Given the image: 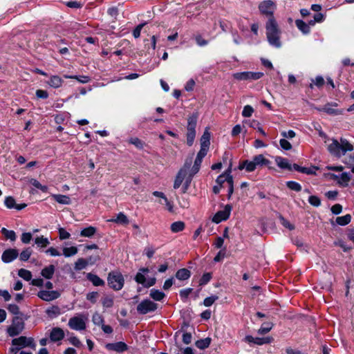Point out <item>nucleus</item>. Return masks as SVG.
<instances>
[{
  "label": "nucleus",
  "instance_id": "obj_1",
  "mask_svg": "<svg viewBox=\"0 0 354 354\" xmlns=\"http://www.w3.org/2000/svg\"><path fill=\"white\" fill-rule=\"evenodd\" d=\"M258 8L260 13L268 18L266 23V30L268 43L275 48H280L281 46L280 41L281 30L274 16V12L276 9L275 3L272 0H264L260 2Z\"/></svg>",
  "mask_w": 354,
  "mask_h": 354
},
{
  "label": "nucleus",
  "instance_id": "obj_2",
  "mask_svg": "<svg viewBox=\"0 0 354 354\" xmlns=\"http://www.w3.org/2000/svg\"><path fill=\"white\" fill-rule=\"evenodd\" d=\"M275 162L277 165V166L283 169H288L289 171H292V169H295L297 171H299L302 174H305L307 175H317L316 171L319 169V167L315 165H311L310 167H305L299 166V165L294 163L293 165H291L288 162V160L287 158L281 157V156H276L275 157Z\"/></svg>",
  "mask_w": 354,
  "mask_h": 354
},
{
  "label": "nucleus",
  "instance_id": "obj_3",
  "mask_svg": "<svg viewBox=\"0 0 354 354\" xmlns=\"http://www.w3.org/2000/svg\"><path fill=\"white\" fill-rule=\"evenodd\" d=\"M331 140L332 143L328 146L327 149L335 157L340 158L347 151L353 150V146L345 138H341L340 142L335 138H332Z\"/></svg>",
  "mask_w": 354,
  "mask_h": 354
},
{
  "label": "nucleus",
  "instance_id": "obj_4",
  "mask_svg": "<svg viewBox=\"0 0 354 354\" xmlns=\"http://www.w3.org/2000/svg\"><path fill=\"white\" fill-rule=\"evenodd\" d=\"M107 284L115 291L122 290L124 285V277L122 272L119 270L109 272L107 275Z\"/></svg>",
  "mask_w": 354,
  "mask_h": 354
},
{
  "label": "nucleus",
  "instance_id": "obj_5",
  "mask_svg": "<svg viewBox=\"0 0 354 354\" xmlns=\"http://www.w3.org/2000/svg\"><path fill=\"white\" fill-rule=\"evenodd\" d=\"M198 114V113H193L191 115H189L187 118V145L189 147L193 145L195 137H196V127L197 124Z\"/></svg>",
  "mask_w": 354,
  "mask_h": 354
},
{
  "label": "nucleus",
  "instance_id": "obj_6",
  "mask_svg": "<svg viewBox=\"0 0 354 354\" xmlns=\"http://www.w3.org/2000/svg\"><path fill=\"white\" fill-rule=\"evenodd\" d=\"M27 317L21 315L14 316L12 320V324L8 327L7 333L10 337H15L19 335L24 330L25 323L24 319Z\"/></svg>",
  "mask_w": 354,
  "mask_h": 354
},
{
  "label": "nucleus",
  "instance_id": "obj_7",
  "mask_svg": "<svg viewBox=\"0 0 354 354\" xmlns=\"http://www.w3.org/2000/svg\"><path fill=\"white\" fill-rule=\"evenodd\" d=\"M264 76L262 72L243 71L235 73L233 77L239 81H254L258 80Z\"/></svg>",
  "mask_w": 354,
  "mask_h": 354
},
{
  "label": "nucleus",
  "instance_id": "obj_8",
  "mask_svg": "<svg viewBox=\"0 0 354 354\" xmlns=\"http://www.w3.org/2000/svg\"><path fill=\"white\" fill-rule=\"evenodd\" d=\"M158 304L146 299L142 300L136 307L137 312L140 315H146L158 309Z\"/></svg>",
  "mask_w": 354,
  "mask_h": 354
},
{
  "label": "nucleus",
  "instance_id": "obj_9",
  "mask_svg": "<svg viewBox=\"0 0 354 354\" xmlns=\"http://www.w3.org/2000/svg\"><path fill=\"white\" fill-rule=\"evenodd\" d=\"M13 346H18L20 348L24 347H30L35 349L36 344L32 337H27L26 336H20L19 337L15 338L12 340Z\"/></svg>",
  "mask_w": 354,
  "mask_h": 354
},
{
  "label": "nucleus",
  "instance_id": "obj_10",
  "mask_svg": "<svg viewBox=\"0 0 354 354\" xmlns=\"http://www.w3.org/2000/svg\"><path fill=\"white\" fill-rule=\"evenodd\" d=\"M232 209V205L231 204H227L224 209L218 211L213 216L212 221L215 223H219L222 221H226L230 216L231 211Z\"/></svg>",
  "mask_w": 354,
  "mask_h": 354
},
{
  "label": "nucleus",
  "instance_id": "obj_11",
  "mask_svg": "<svg viewBox=\"0 0 354 354\" xmlns=\"http://www.w3.org/2000/svg\"><path fill=\"white\" fill-rule=\"evenodd\" d=\"M68 326L75 330H83L86 328V322L82 315L70 318Z\"/></svg>",
  "mask_w": 354,
  "mask_h": 354
},
{
  "label": "nucleus",
  "instance_id": "obj_12",
  "mask_svg": "<svg viewBox=\"0 0 354 354\" xmlns=\"http://www.w3.org/2000/svg\"><path fill=\"white\" fill-rule=\"evenodd\" d=\"M39 298L45 301H51L60 297V293L57 290H42L38 292Z\"/></svg>",
  "mask_w": 354,
  "mask_h": 354
},
{
  "label": "nucleus",
  "instance_id": "obj_13",
  "mask_svg": "<svg viewBox=\"0 0 354 354\" xmlns=\"http://www.w3.org/2000/svg\"><path fill=\"white\" fill-rule=\"evenodd\" d=\"M134 280L139 284H142L145 288H150L154 286L156 283L155 277L149 278L148 281L146 280L145 274L137 272L134 277Z\"/></svg>",
  "mask_w": 354,
  "mask_h": 354
},
{
  "label": "nucleus",
  "instance_id": "obj_14",
  "mask_svg": "<svg viewBox=\"0 0 354 354\" xmlns=\"http://www.w3.org/2000/svg\"><path fill=\"white\" fill-rule=\"evenodd\" d=\"M19 256V252L17 249L9 248L3 251L1 255V260L6 263H10L16 259Z\"/></svg>",
  "mask_w": 354,
  "mask_h": 354
},
{
  "label": "nucleus",
  "instance_id": "obj_15",
  "mask_svg": "<svg viewBox=\"0 0 354 354\" xmlns=\"http://www.w3.org/2000/svg\"><path fill=\"white\" fill-rule=\"evenodd\" d=\"M105 348L109 351H113L117 353H124L129 349L128 345L124 342H118L115 343H107Z\"/></svg>",
  "mask_w": 354,
  "mask_h": 354
},
{
  "label": "nucleus",
  "instance_id": "obj_16",
  "mask_svg": "<svg viewBox=\"0 0 354 354\" xmlns=\"http://www.w3.org/2000/svg\"><path fill=\"white\" fill-rule=\"evenodd\" d=\"M272 338L270 337H254L252 335H246L244 338V341L249 344L254 343L257 345H263L266 344H270L272 341Z\"/></svg>",
  "mask_w": 354,
  "mask_h": 354
},
{
  "label": "nucleus",
  "instance_id": "obj_17",
  "mask_svg": "<svg viewBox=\"0 0 354 354\" xmlns=\"http://www.w3.org/2000/svg\"><path fill=\"white\" fill-rule=\"evenodd\" d=\"M4 204L7 208L15 209L17 210H21L27 206L26 203L17 204L15 199L12 196H6Z\"/></svg>",
  "mask_w": 354,
  "mask_h": 354
},
{
  "label": "nucleus",
  "instance_id": "obj_18",
  "mask_svg": "<svg viewBox=\"0 0 354 354\" xmlns=\"http://www.w3.org/2000/svg\"><path fill=\"white\" fill-rule=\"evenodd\" d=\"M64 331L62 328L59 327H54L52 328L50 334V339L53 342H59L64 338Z\"/></svg>",
  "mask_w": 354,
  "mask_h": 354
},
{
  "label": "nucleus",
  "instance_id": "obj_19",
  "mask_svg": "<svg viewBox=\"0 0 354 354\" xmlns=\"http://www.w3.org/2000/svg\"><path fill=\"white\" fill-rule=\"evenodd\" d=\"M86 279L90 281L94 286H103L105 282L100 277L91 272L86 274Z\"/></svg>",
  "mask_w": 354,
  "mask_h": 354
},
{
  "label": "nucleus",
  "instance_id": "obj_20",
  "mask_svg": "<svg viewBox=\"0 0 354 354\" xmlns=\"http://www.w3.org/2000/svg\"><path fill=\"white\" fill-rule=\"evenodd\" d=\"M109 221L123 225H127L129 223L128 217L123 212L118 213L115 218H111Z\"/></svg>",
  "mask_w": 354,
  "mask_h": 354
},
{
  "label": "nucleus",
  "instance_id": "obj_21",
  "mask_svg": "<svg viewBox=\"0 0 354 354\" xmlns=\"http://www.w3.org/2000/svg\"><path fill=\"white\" fill-rule=\"evenodd\" d=\"M192 272L187 268H180L175 274V277L180 281H185L190 278Z\"/></svg>",
  "mask_w": 354,
  "mask_h": 354
},
{
  "label": "nucleus",
  "instance_id": "obj_22",
  "mask_svg": "<svg viewBox=\"0 0 354 354\" xmlns=\"http://www.w3.org/2000/svg\"><path fill=\"white\" fill-rule=\"evenodd\" d=\"M186 174H187L186 170L184 169H180L178 171V172L176 176L174 183V189H178L180 187V186L183 183L184 178L186 176Z\"/></svg>",
  "mask_w": 354,
  "mask_h": 354
},
{
  "label": "nucleus",
  "instance_id": "obj_23",
  "mask_svg": "<svg viewBox=\"0 0 354 354\" xmlns=\"http://www.w3.org/2000/svg\"><path fill=\"white\" fill-rule=\"evenodd\" d=\"M63 82V80L58 75H51L49 80L47 82L48 84L54 88L61 87Z\"/></svg>",
  "mask_w": 354,
  "mask_h": 354
},
{
  "label": "nucleus",
  "instance_id": "obj_24",
  "mask_svg": "<svg viewBox=\"0 0 354 354\" xmlns=\"http://www.w3.org/2000/svg\"><path fill=\"white\" fill-rule=\"evenodd\" d=\"M295 25L297 28L304 35H308L310 32V28L309 25L301 19H296Z\"/></svg>",
  "mask_w": 354,
  "mask_h": 354
},
{
  "label": "nucleus",
  "instance_id": "obj_25",
  "mask_svg": "<svg viewBox=\"0 0 354 354\" xmlns=\"http://www.w3.org/2000/svg\"><path fill=\"white\" fill-rule=\"evenodd\" d=\"M55 270V267L54 265H50L48 266L45 267L41 270V274L43 277L46 279H51L53 277L54 272Z\"/></svg>",
  "mask_w": 354,
  "mask_h": 354
},
{
  "label": "nucleus",
  "instance_id": "obj_26",
  "mask_svg": "<svg viewBox=\"0 0 354 354\" xmlns=\"http://www.w3.org/2000/svg\"><path fill=\"white\" fill-rule=\"evenodd\" d=\"M51 197L59 204L70 205L71 203L70 197L66 195L52 194Z\"/></svg>",
  "mask_w": 354,
  "mask_h": 354
},
{
  "label": "nucleus",
  "instance_id": "obj_27",
  "mask_svg": "<svg viewBox=\"0 0 354 354\" xmlns=\"http://www.w3.org/2000/svg\"><path fill=\"white\" fill-rule=\"evenodd\" d=\"M210 133L206 129L201 138V147L209 149L210 145Z\"/></svg>",
  "mask_w": 354,
  "mask_h": 354
},
{
  "label": "nucleus",
  "instance_id": "obj_28",
  "mask_svg": "<svg viewBox=\"0 0 354 354\" xmlns=\"http://www.w3.org/2000/svg\"><path fill=\"white\" fill-rule=\"evenodd\" d=\"M211 342L212 338L207 337L204 339H200L196 341L195 346L201 350H204L209 346Z\"/></svg>",
  "mask_w": 354,
  "mask_h": 354
},
{
  "label": "nucleus",
  "instance_id": "obj_29",
  "mask_svg": "<svg viewBox=\"0 0 354 354\" xmlns=\"http://www.w3.org/2000/svg\"><path fill=\"white\" fill-rule=\"evenodd\" d=\"M253 160L257 166L263 167L268 166L270 164V161L266 158L263 154H259L253 157Z\"/></svg>",
  "mask_w": 354,
  "mask_h": 354
},
{
  "label": "nucleus",
  "instance_id": "obj_30",
  "mask_svg": "<svg viewBox=\"0 0 354 354\" xmlns=\"http://www.w3.org/2000/svg\"><path fill=\"white\" fill-rule=\"evenodd\" d=\"M46 313L50 318L53 319L61 314V309L58 306L53 305L46 310Z\"/></svg>",
  "mask_w": 354,
  "mask_h": 354
},
{
  "label": "nucleus",
  "instance_id": "obj_31",
  "mask_svg": "<svg viewBox=\"0 0 354 354\" xmlns=\"http://www.w3.org/2000/svg\"><path fill=\"white\" fill-rule=\"evenodd\" d=\"M97 232V228L93 226H88L82 229L80 232V236L83 237L91 238Z\"/></svg>",
  "mask_w": 354,
  "mask_h": 354
},
{
  "label": "nucleus",
  "instance_id": "obj_32",
  "mask_svg": "<svg viewBox=\"0 0 354 354\" xmlns=\"http://www.w3.org/2000/svg\"><path fill=\"white\" fill-rule=\"evenodd\" d=\"M311 83L309 85V88L313 89L314 86H317L318 88H322L324 84L325 81L322 76L318 75L315 79H311Z\"/></svg>",
  "mask_w": 354,
  "mask_h": 354
},
{
  "label": "nucleus",
  "instance_id": "obj_33",
  "mask_svg": "<svg viewBox=\"0 0 354 354\" xmlns=\"http://www.w3.org/2000/svg\"><path fill=\"white\" fill-rule=\"evenodd\" d=\"M149 295L153 300L157 301H162L166 297L165 294L163 292L155 288H152L150 290Z\"/></svg>",
  "mask_w": 354,
  "mask_h": 354
},
{
  "label": "nucleus",
  "instance_id": "obj_34",
  "mask_svg": "<svg viewBox=\"0 0 354 354\" xmlns=\"http://www.w3.org/2000/svg\"><path fill=\"white\" fill-rule=\"evenodd\" d=\"M185 227V224L183 221H175L171 223L170 226L171 231L173 233H178L182 232Z\"/></svg>",
  "mask_w": 354,
  "mask_h": 354
},
{
  "label": "nucleus",
  "instance_id": "obj_35",
  "mask_svg": "<svg viewBox=\"0 0 354 354\" xmlns=\"http://www.w3.org/2000/svg\"><path fill=\"white\" fill-rule=\"evenodd\" d=\"M66 79H75L77 80L79 82L82 84L88 83L91 81V77L87 75H65L64 76Z\"/></svg>",
  "mask_w": 354,
  "mask_h": 354
},
{
  "label": "nucleus",
  "instance_id": "obj_36",
  "mask_svg": "<svg viewBox=\"0 0 354 354\" xmlns=\"http://www.w3.org/2000/svg\"><path fill=\"white\" fill-rule=\"evenodd\" d=\"M351 221V216L347 214L342 216H338L336 218V223L337 225L341 226H345L348 225Z\"/></svg>",
  "mask_w": 354,
  "mask_h": 354
},
{
  "label": "nucleus",
  "instance_id": "obj_37",
  "mask_svg": "<svg viewBox=\"0 0 354 354\" xmlns=\"http://www.w3.org/2000/svg\"><path fill=\"white\" fill-rule=\"evenodd\" d=\"M1 233L7 239L11 241H15L17 239L16 233L13 230H7L5 227H2Z\"/></svg>",
  "mask_w": 354,
  "mask_h": 354
},
{
  "label": "nucleus",
  "instance_id": "obj_38",
  "mask_svg": "<svg viewBox=\"0 0 354 354\" xmlns=\"http://www.w3.org/2000/svg\"><path fill=\"white\" fill-rule=\"evenodd\" d=\"M212 279V272H205L199 279V281H198L199 286H203L207 284L211 281Z\"/></svg>",
  "mask_w": 354,
  "mask_h": 354
},
{
  "label": "nucleus",
  "instance_id": "obj_39",
  "mask_svg": "<svg viewBox=\"0 0 354 354\" xmlns=\"http://www.w3.org/2000/svg\"><path fill=\"white\" fill-rule=\"evenodd\" d=\"M88 264V260H86V259L80 258L77 260L75 263V270H81L85 268Z\"/></svg>",
  "mask_w": 354,
  "mask_h": 354
},
{
  "label": "nucleus",
  "instance_id": "obj_40",
  "mask_svg": "<svg viewBox=\"0 0 354 354\" xmlns=\"http://www.w3.org/2000/svg\"><path fill=\"white\" fill-rule=\"evenodd\" d=\"M129 143L133 145L138 149H142L145 146V142L136 137L131 138L129 140Z\"/></svg>",
  "mask_w": 354,
  "mask_h": 354
},
{
  "label": "nucleus",
  "instance_id": "obj_41",
  "mask_svg": "<svg viewBox=\"0 0 354 354\" xmlns=\"http://www.w3.org/2000/svg\"><path fill=\"white\" fill-rule=\"evenodd\" d=\"M8 310L15 316H24V314L19 310V307L17 304H11L7 307Z\"/></svg>",
  "mask_w": 354,
  "mask_h": 354
},
{
  "label": "nucleus",
  "instance_id": "obj_42",
  "mask_svg": "<svg viewBox=\"0 0 354 354\" xmlns=\"http://www.w3.org/2000/svg\"><path fill=\"white\" fill-rule=\"evenodd\" d=\"M286 186L290 190H292V191H295L297 192L301 191V189H302L301 185L299 183H297L296 181H293V180L287 181Z\"/></svg>",
  "mask_w": 354,
  "mask_h": 354
},
{
  "label": "nucleus",
  "instance_id": "obj_43",
  "mask_svg": "<svg viewBox=\"0 0 354 354\" xmlns=\"http://www.w3.org/2000/svg\"><path fill=\"white\" fill-rule=\"evenodd\" d=\"M102 304L104 308H111L114 304L113 298L111 296H105L102 299Z\"/></svg>",
  "mask_w": 354,
  "mask_h": 354
},
{
  "label": "nucleus",
  "instance_id": "obj_44",
  "mask_svg": "<svg viewBox=\"0 0 354 354\" xmlns=\"http://www.w3.org/2000/svg\"><path fill=\"white\" fill-rule=\"evenodd\" d=\"M35 243L40 248H46L50 243L48 239L47 238H44L43 236L35 238Z\"/></svg>",
  "mask_w": 354,
  "mask_h": 354
},
{
  "label": "nucleus",
  "instance_id": "obj_45",
  "mask_svg": "<svg viewBox=\"0 0 354 354\" xmlns=\"http://www.w3.org/2000/svg\"><path fill=\"white\" fill-rule=\"evenodd\" d=\"M32 252V250H31L30 248H27L24 249L19 254V259L21 261H27L30 259Z\"/></svg>",
  "mask_w": 354,
  "mask_h": 354
},
{
  "label": "nucleus",
  "instance_id": "obj_46",
  "mask_svg": "<svg viewBox=\"0 0 354 354\" xmlns=\"http://www.w3.org/2000/svg\"><path fill=\"white\" fill-rule=\"evenodd\" d=\"M92 321L96 326H102L104 322V319L102 315L95 313L92 316Z\"/></svg>",
  "mask_w": 354,
  "mask_h": 354
},
{
  "label": "nucleus",
  "instance_id": "obj_47",
  "mask_svg": "<svg viewBox=\"0 0 354 354\" xmlns=\"http://www.w3.org/2000/svg\"><path fill=\"white\" fill-rule=\"evenodd\" d=\"M18 275L26 281H30L32 278L31 272L24 268L19 270Z\"/></svg>",
  "mask_w": 354,
  "mask_h": 354
},
{
  "label": "nucleus",
  "instance_id": "obj_48",
  "mask_svg": "<svg viewBox=\"0 0 354 354\" xmlns=\"http://www.w3.org/2000/svg\"><path fill=\"white\" fill-rule=\"evenodd\" d=\"M272 326L273 324L270 322H265L261 325L258 333L261 335L266 334L271 330Z\"/></svg>",
  "mask_w": 354,
  "mask_h": 354
},
{
  "label": "nucleus",
  "instance_id": "obj_49",
  "mask_svg": "<svg viewBox=\"0 0 354 354\" xmlns=\"http://www.w3.org/2000/svg\"><path fill=\"white\" fill-rule=\"evenodd\" d=\"M77 253V248L75 246H71L69 248H64L63 249V254L66 257H70L73 256Z\"/></svg>",
  "mask_w": 354,
  "mask_h": 354
},
{
  "label": "nucleus",
  "instance_id": "obj_50",
  "mask_svg": "<svg viewBox=\"0 0 354 354\" xmlns=\"http://www.w3.org/2000/svg\"><path fill=\"white\" fill-rule=\"evenodd\" d=\"M201 163H202L201 160H198V159L196 158L194 160V165H193L189 174H190L192 176H194L195 174H196L200 170Z\"/></svg>",
  "mask_w": 354,
  "mask_h": 354
},
{
  "label": "nucleus",
  "instance_id": "obj_51",
  "mask_svg": "<svg viewBox=\"0 0 354 354\" xmlns=\"http://www.w3.org/2000/svg\"><path fill=\"white\" fill-rule=\"evenodd\" d=\"M218 299V297L217 295H212L206 297L203 300V304L206 307H209Z\"/></svg>",
  "mask_w": 354,
  "mask_h": 354
},
{
  "label": "nucleus",
  "instance_id": "obj_52",
  "mask_svg": "<svg viewBox=\"0 0 354 354\" xmlns=\"http://www.w3.org/2000/svg\"><path fill=\"white\" fill-rule=\"evenodd\" d=\"M341 181L339 182V184L343 185L344 187L348 185V182L351 179V175L347 172H343L340 176Z\"/></svg>",
  "mask_w": 354,
  "mask_h": 354
},
{
  "label": "nucleus",
  "instance_id": "obj_53",
  "mask_svg": "<svg viewBox=\"0 0 354 354\" xmlns=\"http://www.w3.org/2000/svg\"><path fill=\"white\" fill-rule=\"evenodd\" d=\"M99 297V293L97 292L93 291L90 292L86 294V298L88 301H89L93 304L97 302V298Z\"/></svg>",
  "mask_w": 354,
  "mask_h": 354
},
{
  "label": "nucleus",
  "instance_id": "obj_54",
  "mask_svg": "<svg viewBox=\"0 0 354 354\" xmlns=\"http://www.w3.org/2000/svg\"><path fill=\"white\" fill-rule=\"evenodd\" d=\"M279 220L281 224L286 228L293 230L295 229V225L290 223L287 219H286L282 215H279Z\"/></svg>",
  "mask_w": 354,
  "mask_h": 354
},
{
  "label": "nucleus",
  "instance_id": "obj_55",
  "mask_svg": "<svg viewBox=\"0 0 354 354\" xmlns=\"http://www.w3.org/2000/svg\"><path fill=\"white\" fill-rule=\"evenodd\" d=\"M68 340L70 342V344H71L73 346L77 348H80L82 346V344L79 339V338L73 335V334H72V335L68 337Z\"/></svg>",
  "mask_w": 354,
  "mask_h": 354
},
{
  "label": "nucleus",
  "instance_id": "obj_56",
  "mask_svg": "<svg viewBox=\"0 0 354 354\" xmlns=\"http://www.w3.org/2000/svg\"><path fill=\"white\" fill-rule=\"evenodd\" d=\"M329 115H337L339 111L333 108L330 107V104H326L322 109H319Z\"/></svg>",
  "mask_w": 354,
  "mask_h": 354
},
{
  "label": "nucleus",
  "instance_id": "obj_57",
  "mask_svg": "<svg viewBox=\"0 0 354 354\" xmlns=\"http://www.w3.org/2000/svg\"><path fill=\"white\" fill-rule=\"evenodd\" d=\"M309 203L314 207H319L321 205L320 198L315 195L310 196L308 198Z\"/></svg>",
  "mask_w": 354,
  "mask_h": 354
},
{
  "label": "nucleus",
  "instance_id": "obj_58",
  "mask_svg": "<svg viewBox=\"0 0 354 354\" xmlns=\"http://www.w3.org/2000/svg\"><path fill=\"white\" fill-rule=\"evenodd\" d=\"M192 290H193V289L191 288H187L180 290L179 291V295L180 297V299L183 301H185L188 298L189 295L192 292Z\"/></svg>",
  "mask_w": 354,
  "mask_h": 354
},
{
  "label": "nucleus",
  "instance_id": "obj_59",
  "mask_svg": "<svg viewBox=\"0 0 354 354\" xmlns=\"http://www.w3.org/2000/svg\"><path fill=\"white\" fill-rule=\"evenodd\" d=\"M107 14L115 20L119 15V10L116 6L110 7L107 10Z\"/></svg>",
  "mask_w": 354,
  "mask_h": 354
},
{
  "label": "nucleus",
  "instance_id": "obj_60",
  "mask_svg": "<svg viewBox=\"0 0 354 354\" xmlns=\"http://www.w3.org/2000/svg\"><path fill=\"white\" fill-rule=\"evenodd\" d=\"M254 112V109L250 105H245L242 111V115L245 118L250 117Z\"/></svg>",
  "mask_w": 354,
  "mask_h": 354
},
{
  "label": "nucleus",
  "instance_id": "obj_61",
  "mask_svg": "<svg viewBox=\"0 0 354 354\" xmlns=\"http://www.w3.org/2000/svg\"><path fill=\"white\" fill-rule=\"evenodd\" d=\"M59 237L60 240H65L70 238L71 234L68 232L64 228L60 227L59 228Z\"/></svg>",
  "mask_w": 354,
  "mask_h": 354
},
{
  "label": "nucleus",
  "instance_id": "obj_62",
  "mask_svg": "<svg viewBox=\"0 0 354 354\" xmlns=\"http://www.w3.org/2000/svg\"><path fill=\"white\" fill-rule=\"evenodd\" d=\"M32 236L30 232H24L21 236V241L24 244H28L32 240Z\"/></svg>",
  "mask_w": 354,
  "mask_h": 354
},
{
  "label": "nucleus",
  "instance_id": "obj_63",
  "mask_svg": "<svg viewBox=\"0 0 354 354\" xmlns=\"http://www.w3.org/2000/svg\"><path fill=\"white\" fill-rule=\"evenodd\" d=\"M245 162H246V170L245 171L247 172H252L256 169L257 165L253 159L251 161H250L248 160H245Z\"/></svg>",
  "mask_w": 354,
  "mask_h": 354
},
{
  "label": "nucleus",
  "instance_id": "obj_64",
  "mask_svg": "<svg viewBox=\"0 0 354 354\" xmlns=\"http://www.w3.org/2000/svg\"><path fill=\"white\" fill-rule=\"evenodd\" d=\"M281 147L284 150H290L292 149V145L289 141L285 138H282L279 140Z\"/></svg>",
  "mask_w": 354,
  "mask_h": 354
}]
</instances>
